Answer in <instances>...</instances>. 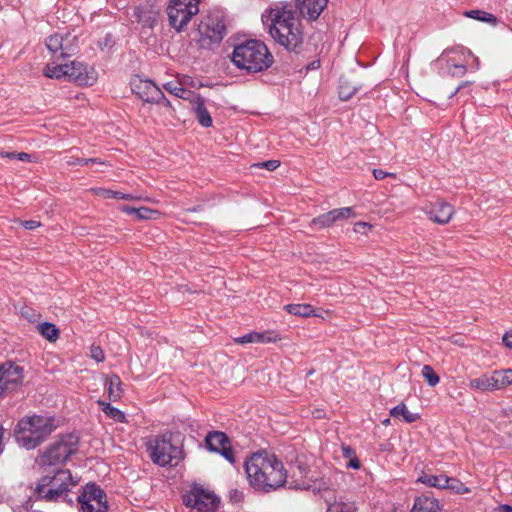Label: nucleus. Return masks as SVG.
Segmentation results:
<instances>
[{
  "label": "nucleus",
  "mask_w": 512,
  "mask_h": 512,
  "mask_svg": "<svg viewBox=\"0 0 512 512\" xmlns=\"http://www.w3.org/2000/svg\"><path fill=\"white\" fill-rule=\"evenodd\" d=\"M298 473L291 468V476H288L283 463L271 453L260 451L252 454L245 462L247 479L251 487L257 491L270 492L284 485L290 489L300 490H321L316 483H311L304 473L306 468L302 465L297 467Z\"/></svg>",
  "instance_id": "f257e3e1"
},
{
  "label": "nucleus",
  "mask_w": 512,
  "mask_h": 512,
  "mask_svg": "<svg viewBox=\"0 0 512 512\" xmlns=\"http://www.w3.org/2000/svg\"><path fill=\"white\" fill-rule=\"evenodd\" d=\"M262 18L276 43L289 51H296L300 47L303 42L302 24L290 3H276Z\"/></svg>",
  "instance_id": "f03ea898"
},
{
  "label": "nucleus",
  "mask_w": 512,
  "mask_h": 512,
  "mask_svg": "<svg viewBox=\"0 0 512 512\" xmlns=\"http://www.w3.org/2000/svg\"><path fill=\"white\" fill-rule=\"evenodd\" d=\"M232 62L242 70L255 73L268 69L273 56L263 42L248 40L234 48Z\"/></svg>",
  "instance_id": "7ed1b4c3"
},
{
  "label": "nucleus",
  "mask_w": 512,
  "mask_h": 512,
  "mask_svg": "<svg viewBox=\"0 0 512 512\" xmlns=\"http://www.w3.org/2000/svg\"><path fill=\"white\" fill-rule=\"evenodd\" d=\"M56 428L54 418L42 415L27 416L21 419L15 430L17 443L26 448L39 446Z\"/></svg>",
  "instance_id": "20e7f679"
},
{
  "label": "nucleus",
  "mask_w": 512,
  "mask_h": 512,
  "mask_svg": "<svg viewBox=\"0 0 512 512\" xmlns=\"http://www.w3.org/2000/svg\"><path fill=\"white\" fill-rule=\"evenodd\" d=\"M78 484L69 470H57L53 475H44L36 485L35 493L48 502L66 500L71 488Z\"/></svg>",
  "instance_id": "39448f33"
},
{
  "label": "nucleus",
  "mask_w": 512,
  "mask_h": 512,
  "mask_svg": "<svg viewBox=\"0 0 512 512\" xmlns=\"http://www.w3.org/2000/svg\"><path fill=\"white\" fill-rule=\"evenodd\" d=\"M44 75L48 78H65L78 85L85 86L93 85L97 79L96 72L93 68H88L83 63L75 60L64 64H57L55 62L48 63L44 69Z\"/></svg>",
  "instance_id": "423d86ee"
},
{
  "label": "nucleus",
  "mask_w": 512,
  "mask_h": 512,
  "mask_svg": "<svg viewBox=\"0 0 512 512\" xmlns=\"http://www.w3.org/2000/svg\"><path fill=\"white\" fill-rule=\"evenodd\" d=\"M151 460L159 466L177 465L183 457L182 449L172 444L166 436H157L150 441L149 447Z\"/></svg>",
  "instance_id": "0eeeda50"
},
{
  "label": "nucleus",
  "mask_w": 512,
  "mask_h": 512,
  "mask_svg": "<svg viewBox=\"0 0 512 512\" xmlns=\"http://www.w3.org/2000/svg\"><path fill=\"white\" fill-rule=\"evenodd\" d=\"M200 0H171L167 8L170 25L178 32L199 12Z\"/></svg>",
  "instance_id": "6e6552de"
},
{
  "label": "nucleus",
  "mask_w": 512,
  "mask_h": 512,
  "mask_svg": "<svg viewBox=\"0 0 512 512\" xmlns=\"http://www.w3.org/2000/svg\"><path fill=\"white\" fill-rule=\"evenodd\" d=\"M77 502L82 512H107L106 494L99 486L88 483L77 496Z\"/></svg>",
  "instance_id": "1a4fd4ad"
},
{
  "label": "nucleus",
  "mask_w": 512,
  "mask_h": 512,
  "mask_svg": "<svg viewBox=\"0 0 512 512\" xmlns=\"http://www.w3.org/2000/svg\"><path fill=\"white\" fill-rule=\"evenodd\" d=\"M78 439L69 435L52 444L41 456L43 465H56L65 462L76 450Z\"/></svg>",
  "instance_id": "9d476101"
},
{
  "label": "nucleus",
  "mask_w": 512,
  "mask_h": 512,
  "mask_svg": "<svg viewBox=\"0 0 512 512\" xmlns=\"http://www.w3.org/2000/svg\"><path fill=\"white\" fill-rule=\"evenodd\" d=\"M23 367L7 361L0 365V397L17 390L23 383Z\"/></svg>",
  "instance_id": "9b49d317"
},
{
  "label": "nucleus",
  "mask_w": 512,
  "mask_h": 512,
  "mask_svg": "<svg viewBox=\"0 0 512 512\" xmlns=\"http://www.w3.org/2000/svg\"><path fill=\"white\" fill-rule=\"evenodd\" d=\"M183 502L187 507L198 512H209L216 508L217 498L212 492L195 485L183 496Z\"/></svg>",
  "instance_id": "f8f14e48"
},
{
  "label": "nucleus",
  "mask_w": 512,
  "mask_h": 512,
  "mask_svg": "<svg viewBox=\"0 0 512 512\" xmlns=\"http://www.w3.org/2000/svg\"><path fill=\"white\" fill-rule=\"evenodd\" d=\"M46 47L52 54L59 53V58H66L76 53L77 37L70 33H55L46 39Z\"/></svg>",
  "instance_id": "ddd939ff"
},
{
  "label": "nucleus",
  "mask_w": 512,
  "mask_h": 512,
  "mask_svg": "<svg viewBox=\"0 0 512 512\" xmlns=\"http://www.w3.org/2000/svg\"><path fill=\"white\" fill-rule=\"evenodd\" d=\"M131 90L144 102L159 103L166 100L163 92L151 80L135 76L130 82Z\"/></svg>",
  "instance_id": "4468645a"
},
{
  "label": "nucleus",
  "mask_w": 512,
  "mask_h": 512,
  "mask_svg": "<svg viewBox=\"0 0 512 512\" xmlns=\"http://www.w3.org/2000/svg\"><path fill=\"white\" fill-rule=\"evenodd\" d=\"M199 42L203 47H210L219 43L225 35V26L220 22H214L208 18L198 25Z\"/></svg>",
  "instance_id": "2eb2a0df"
},
{
  "label": "nucleus",
  "mask_w": 512,
  "mask_h": 512,
  "mask_svg": "<svg viewBox=\"0 0 512 512\" xmlns=\"http://www.w3.org/2000/svg\"><path fill=\"white\" fill-rule=\"evenodd\" d=\"M311 483H316V486L320 487L321 490L316 489L312 492L315 494L319 493L321 498H323V500L326 502V512H355L356 507L354 503L338 501L335 491L327 487L323 481H314L311 479Z\"/></svg>",
  "instance_id": "dca6fc26"
},
{
  "label": "nucleus",
  "mask_w": 512,
  "mask_h": 512,
  "mask_svg": "<svg viewBox=\"0 0 512 512\" xmlns=\"http://www.w3.org/2000/svg\"><path fill=\"white\" fill-rule=\"evenodd\" d=\"M207 448L211 452L221 454L229 463H235V457L229 438L223 432H209L205 437Z\"/></svg>",
  "instance_id": "f3484780"
},
{
  "label": "nucleus",
  "mask_w": 512,
  "mask_h": 512,
  "mask_svg": "<svg viewBox=\"0 0 512 512\" xmlns=\"http://www.w3.org/2000/svg\"><path fill=\"white\" fill-rule=\"evenodd\" d=\"M424 211L431 221L440 225L447 224L454 215L453 206L443 201L430 203Z\"/></svg>",
  "instance_id": "a211bd4d"
},
{
  "label": "nucleus",
  "mask_w": 512,
  "mask_h": 512,
  "mask_svg": "<svg viewBox=\"0 0 512 512\" xmlns=\"http://www.w3.org/2000/svg\"><path fill=\"white\" fill-rule=\"evenodd\" d=\"M328 0H296L300 14L309 20H316L326 8Z\"/></svg>",
  "instance_id": "6ab92c4d"
},
{
  "label": "nucleus",
  "mask_w": 512,
  "mask_h": 512,
  "mask_svg": "<svg viewBox=\"0 0 512 512\" xmlns=\"http://www.w3.org/2000/svg\"><path fill=\"white\" fill-rule=\"evenodd\" d=\"M411 512H442L439 500L429 495L415 498Z\"/></svg>",
  "instance_id": "aec40b11"
},
{
  "label": "nucleus",
  "mask_w": 512,
  "mask_h": 512,
  "mask_svg": "<svg viewBox=\"0 0 512 512\" xmlns=\"http://www.w3.org/2000/svg\"><path fill=\"white\" fill-rule=\"evenodd\" d=\"M193 110L196 114V118L201 126L210 127L212 125V118L210 113L205 107V101L201 96H196L193 101Z\"/></svg>",
  "instance_id": "412c9836"
},
{
  "label": "nucleus",
  "mask_w": 512,
  "mask_h": 512,
  "mask_svg": "<svg viewBox=\"0 0 512 512\" xmlns=\"http://www.w3.org/2000/svg\"><path fill=\"white\" fill-rule=\"evenodd\" d=\"M489 375L492 392L511 386L508 369L494 370Z\"/></svg>",
  "instance_id": "4be33fe9"
},
{
  "label": "nucleus",
  "mask_w": 512,
  "mask_h": 512,
  "mask_svg": "<svg viewBox=\"0 0 512 512\" xmlns=\"http://www.w3.org/2000/svg\"><path fill=\"white\" fill-rule=\"evenodd\" d=\"M105 384L107 385L109 400L113 402L118 401L123 394L122 381L120 377L116 374H112L107 377Z\"/></svg>",
  "instance_id": "5701e85b"
},
{
  "label": "nucleus",
  "mask_w": 512,
  "mask_h": 512,
  "mask_svg": "<svg viewBox=\"0 0 512 512\" xmlns=\"http://www.w3.org/2000/svg\"><path fill=\"white\" fill-rule=\"evenodd\" d=\"M417 481L428 487L444 489L448 481V476L444 474L434 475L428 472H422Z\"/></svg>",
  "instance_id": "b1692460"
},
{
  "label": "nucleus",
  "mask_w": 512,
  "mask_h": 512,
  "mask_svg": "<svg viewBox=\"0 0 512 512\" xmlns=\"http://www.w3.org/2000/svg\"><path fill=\"white\" fill-rule=\"evenodd\" d=\"M277 340V336L272 333H257L252 332L245 334L235 341L239 344H247V343H270Z\"/></svg>",
  "instance_id": "393cba45"
},
{
  "label": "nucleus",
  "mask_w": 512,
  "mask_h": 512,
  "mask_svg": "<svg viewBox=\"0 0 512 512\" xmlns=\"http://www.w3.org/2000/svg\"><path fill=\"white\" fill-rule=\"evenodd\" d=\"M284 309L292 315L299 317L318 316L310 304H288Z\"/></svg>",
  "instance_id": "a878e982"
},
{
  "label": "nucleus",
  "mask_w": 512,
  "mask_h": 512,
  "mask_svg": "<svg viewBox=\"0 0 512 512\" xmlns=\"http://www.w3.org/2000/svg\"><path fill=\"white\" fill-rule=\"evenodd\" d=\"M390 415L394 418H402L407 423H413L419 419V414L410 412L404 403L392 408Z\"/></svg>",
  "instance_id": "bb28decb"
},
{
  "label": "nucleus",
  "mask_w": 512,
  "mask_h": 512,
  "mask_svg": "<svg viewBox=\"0 0 512 512\" xmlns=\"http://www.w3.org/2000/svg\"><path fill=\"white\" fill-rule=\"evenodd\" d=\"M97 403L100 406L102 412L109 418H111L117 422H120V423L126 422V416H125L124 412H122L118 408H116V407L112 406L110 403L102 401V400H99Z\"/></svg>",
  "instance_id": "cd10ccee"
},
{
  "label": "nucleus",
  "mask_w": 512,
  "mask_h": 512,
  "mask_svg": "<svg viewBox=\"0 0 512 512\" xmlns=\"http://www.w3.org/2000/svg\"><path fill=\"white\" fill-rule=\"evenodd\" d=\"M469 387L481 392H492L489 373H485L477 378L471 379L469 381Z\"/></svg>",
  "instance_id": "c85d7f7f"
},
{
  "label": "nucleus",
  "mask_w": 512,
  "mask_h": 512,
  "mask_svg": "<svg viewBox=\"0 0 512 512\" xmlns=\"http://www.w3.org/2000/svg\"><path fill=\"white\" fill-rule=\"evenodd\" d=\"M38 332L48 341L55 342L59 338V330L49 322H43L37 326Z\"/></svg>",
  "instance_id": "c756f323"
},
{
  "label": "nucleus",
  "mask_w": 512,
  "mask_h": 512,
  "mask_svg": "<svg viewBox=\"0 0 512 512\" xmlns=\"http://www.w3.org/2000/svg\"><path fill=\"white\" fill-rule=\"evenodd\" d=\"M164 89L168 91L169 93L173 94L176 97L182 98V99H188L190 95L192 94L191 91L186 90L182 87L180 83L177 81H170L163 85Z\"/></svg>",
  "instance_id": "7c9ffc66"
},
{
  "label": "nucleus",
  "mask_w": 512,
  "mask_h": 512,
  "mask_svg": "<svg viewBox=\"0 0 512 512\" xmlns=\"http://www.w3.org/2000/svg\"><path fill=\"white\" fill-rule=\"evenodd\" d=\"M358 90L356 85L350 83L347 79H341L339 85V97L341 100H349Z\"/></svg>",
  "instance_id": "2f4dec72"
},
{
  "label": "nucleus",
  "mask_w": 512,
  "mask_h": 512,
  "mask_svg": "<svg viewBox=\"0 0 512 512\" xmlns=\"http://www.w3.org/2000/svg\"><path fill=\"white\" fill-rule=\"evenodd\" d=\"M444 489H448L456 494H465L470 492V489L467 486L458 479L452 477H448V481Z\"/></svg>",
  "instance_id": "473e14b6"
},
{
  "label": "nucleus",
  "mask_w": 512,
  "mask_h": 512,
  "mask_svg": "<svg viewBox=\"0 0 512 512\" xmlns=\"http://www.w3.org/2000/svg\"><path fill=\"white\" fill-rule=\"evenodd\" d=\"M311 223L314 225H318L320 228H328L335 223V220L330 210L327 213L321 214L318 217L313 218Z\"/></svg>",
  "instance_id": "72a5a7b5"
},
{
  "label": "nucleus",
  "mask_w": 512,
  "mask_h": 512,
  "mask_svg": "<svg viewBox=\"0 0 512 512\" xmlns=\"http://www.w3.org/2000/svg\"><path fill=\"white\" fill-rule=\"evenodd\" d=\"M421 374L431 387H435L440 381L439 376L430 365H424Z\"/></svg>",
  "instance_id": "f704fd0d"
},
{
  "label": "nucleus",
  "mask_w": 512,
  "mask_h": 512,
  "mask_svg": "<svg viewBox=\"0 0 512 512\" xmlns=\"http://www.w3.org/2000/svg\"><path fill=\"white\" fill-rule=\"evenodd\" d=\"M331 213L333 215L335 222L355 216V213H354V210L352 207H343V208L333 209V210H331Z\"/></svg>",
  "instance_id": "c9c22d12"
},
{
  "label": "nucleus",
  "mask_w": 512,
  "mask_h": 512,
  "mask_svg": "<svg viewBox=\"0 0 512 512\" xmlns=\"http://www.w3.org/2000/svg\"><path fill=\"white\" fill-rule=\"evenodd\" d=\"M465 15L469 18L480 20L483 22H490L495 20L492 14L486 13L481 10H470L465 12Z\"/></svg>",
  "instance_id": "e433bc0d"
},
{
  "label": "nucleus",
  "mask_w": 512,
  "mask_h": 512,
  "mask_svg": "<svg viewBox=\"0 0 512 512\" xmlns=\"http://www.w3.org/2000/svg\"><path fill=\"white\" fill-rule=\"evenodd\" d=\"M95 193L104 199H109V198L120 199V196H121V192L113 191L110 189H103V188L95 189Z\"/></svg>",
  "instance_id": "4c0bfd02"
},
{
  "label": "nucleus",
  "mask_w": 512,
  "mask_h": 512,
  "mask_svg": "<svg viewBox=\"0 0 512 512\" xmlns=\"http://www.w3.org/2000/svg\"><path fill=\"white\" fill-rule=\"evenodd\" d=\"M255 167L257 168H265L269 171H274L275 169H277L279 166H280V161L278 160H267V161H264V162H260V163H257V164H254Z\"/></svg>",
  "instance_id": "58836bf2"
},
{
  "label": "nucleus",
  "mask_w": 512,
  "mask_h": 512,
  "mask_svg": "<svg viewBox=\"0 0 512 512\" xmlns=\"http://www.w3.org/2000/svg\"><path fill=\"white\" fill-rule=\"evenodd\" d=\"M90 356L97 362H102L105 359L104 352L101 347L92 345L90 348Z\"/></svg>",
  "instance_id": "ea45409f"
},
{
  "label": "nucleus",
  "mask_w": 512,
  "mask_h": 512,
  "mask_svg": "<svg viewBox=\"0 0 512 512\" xmlns=\"http://www.w3.org/2000/svg\"><path fill=\"white\" fill-rule=\"evenodd\" d=\"M157 212L155 210H152L150 208L141 207L137 209L136 217L138 219H151L153 214H156Z\"/></svg>",
  "instance_id": "a19ab883"
},
{
  "label": "nucleus",
  "mask_w": 512,
  "mask_h": 512,
  "mask_svg": "<svg viewBox=\"0 0 512 512\" xmlns=\"http://www.w3.org/2000/svg\"><path fill=\"white\" fill-rule=\"evenodd\" d=\"M371 228H372L371 224H369L367 222L359 221L354 224L353 230H354V232L359 233V234H367V232L369 230H371Z\"/></svg>",
  "instance_id": "79ce46f5"
},
{
  "label": "nucleus",
  "mask_w": 512,
  "mask_h": 512,
  "mask_svg": "<svg viewBox=\"0 0 512 512\" xmlns=\"http://www.w3.org/2000/svg\"><path fill=\"white\" fill-rule=\"evenodd\" d=\"M74 164H78V165H82V166H87L90 164L104 165V162L100 161L97 158H79V159H77L76 162H74Z\"/></svg>",
  "instance_id": "37998d69"
},
{
  "label": "nucleus",
  "mask_w": 512,
  "mask_h": 512,
  "mask_svg": "<svg viewBox=\"0 0 512 512\" xmlns=\"http://www.w3.org/2000/svg\"><path fill=\"white\" fill-rule=\"evenodd\" d=\"M22 226L27 230H34L38 228L41 224L36 220H26L21 222Z\"/></svg>",
  "instance_id": "c03bdc74"
},
{
  "label": "nucleus",
  "mask_w": 512,
  "mask_h": 512,
  "mask_svg": "<svg viewBox=\"0 0 512 512\" xmlns=\"http://www.w3.org/2000/svg\"><path fill=\"white\" fill-rule=\"evenodd\" d=\"M373 176H374V178L376 180H382L385 177H388V176H393L394 177L395 175L392 174V173L385 172L382 169H374L373 170Z\"/></svg>",
  "instance_id": "a18cd8bd"
},
{
  "label": "nucleus",
  "mask_w": 512,
  "mask_h": 512,
  "mask_svg": "<svg viewBox=\"0 0 512 512\" xmlns=\"http://www.w3.org/2000/svg\"><path fill=\"white\" fill-rule=\"evenodd\" d=\"M230 499L235 503L241 502L244 499V494L242 491L232 490L230 492Z\"/></svg>",
  "instance_id": "49530a36"
},
{
  "label": "nucleus",
  "mask_w": 512,
  "mask_h": 512,
  "mask_svg": "<svg viewBox=\"0 0 512 512\" xmlns=\"http://www.w3.org/2000/svg\"><path fill=\"white\" fill-rule=\"evenodd\" d=\"M342 452H343V456L345 458H349V459L355 455L354 450L350 446L343 445Z\"/></svg>",
  "instance_id": "de8ad7c7"
},
{
  "label": "nucleus",
  "mask_w": 512,
  "mask_h": 512,
  "mask_svg": "<svg viewBox=\"0 0 512 512\" xmlns=\"http://www.w3.org/2000/svg\"><path fill=\"white\" fill-rule=\"evenodd\" d=\"M137 209L138 208H133V207H130V206H127V205H124V206H121L120 207V210L126 214H129V215H136V212H137Z\"/></svg>",
  "instance_id": "09e8293b"
},
{
  "label": "nucleus",
  "mask_w": 512,
  "mask_h": 512,
  "mask_svg": "<svg viewBox=\"0 0 512 512\" xmlns=\"http://www.w3.org/2000/svg\"><path fill=\"white\" fill-rule=\"evenodd\" d=\"M503 343L505 344L506 347L512 349V333H506L503 336Z\"/></svg>",
  "instance_id": "8fccbe9b"
},
{
  "label": "nucleus",
  "mask_w": 512,
  "mask_h": 512,
  "mask_svg": "<svg viewBox=\"0 0 512 512\" xmlns=\"http://www.w3.org/2000/svg\"><path fill=\"white\" fill-rule=\"evenodd\" d=\"M453 67L456 70L455 72H453L454 75H464L465 72H466L465 65H456V64H454Z\"/></svg>",
  "instance_id": "3c124183"
},
{
  "label": "nucleus",
  "mask_w": 512,
  "mask_h": 512,
  "mask_svg": "<svg viewBox=\"0 0 512 512\" xmlns=\"http://www.w3.org/2000/svg\"><path fill=\"white\" fill-rule=\"evenodd\" d=\"M348 467L350 468H353V469H358L360 467V462L359 460L355 457V455L353 457L350 458V461L348 463Z\"/></svg>",
  "instance_id": "603ef678"
},
{
  "label": "nucleus",
  "mask_w": 512,
  "mask_h": 512,
  "mask_svg": "<svg viewBox=\"0 0 512 512\" xmlns=\"http://www.w3.org/2000/svg\"><path fill=\"white\" fill-rule=\"evenodd\" d=\"M120 199H123V200H139L140 197L139 196H136L134 194H126V193H122L121 192V196H120Z\"/></svg>",
  "instance_id": "864d4df0"
},
{
  "label": "nucleus",
  "mask_w": 512,
  "mask_h": 512,
  "mask_svg": "<svg viewBox=\"0 0 512 512\" xmlns=\"http://www.w3.org/2000/svg\"><path fill=\"white\" fill-rule=\"evenodd\" d=\"M30 158H31L30 154H27L24 152L17 153V159L20 161H30Z\"/></svg>",
  "instance_id": "5fc2aeb1"
},
{
  "label": "nucleus",
  "mask_w": 512,
  "mask_h": 512,
  "mask_svg": "<svg viewBox=\"0 0 512 512\" xmlns=\"http://www.w3.org/2000/svg\"><path fill=\"white\" fill-rule=\"evenodd\" d=\"M0 156L9 159H17L16 152H0Z\"/></svg>",
  "instance_id": "6e6d98bb"
},
{
  "label": "nucleus",
  "mask_w": 512,
  "mask_h": 512,
  "mask_svg": "<svg viewBox=\"0 0 512 512\" xmlns=\"http://www.w3.org/2000/svg\"><path fill=\"white\" fill-rule=\"evenodd\" d=\"M312 415H313L314 418L320 419V418H323L325 416V412L322 409H315L312 412Z\"/></svg>",
  "instance_id": "4d7b16f0"
},
{
  "label": "nucleus",
  "mask_w": 512,
  "mask_h": 512,
  "mask_svg": "<svg viewBox=\"0 0 512 512\" xmlns=\"http://www.w3.org/2000/svg\"><path fill=\"white\" fill-rule=\"evenodd\" d=\"M22 314H23L26 318H28L29 320H31V318H32L33 316H35L34 311H32L31 309H27V310H25V311H22Z\"/></svg>",
  "instance_id": "13d9d810"
},
{
  "label": "nucleus",
  "mask_w": 512,
  "mask_h": 512,
  "mask_svg": "<svg viewBox=\"0 0 512 512\" xmlns=\"http://www.w3.org/2000/svg\"><path fill=\"white\" fill-rule=\"evenodd\" d=\"M4 434V429L0 426V453L2 452V438Z\"/></svg>",
  "instance_id": "bf43d9fd"
},
{
  "label": "nucleus",
  "mask_w": 512,
  "mask_h": 512,
  "mask_svg": "<svg viewBox=\"0 0 512 512\" xmlns=\"http://www.w3.org/2000/svg\"><path fill=\"white\" fill-rule=\"evenodd\" d=\"M503 511L504 512H512V506L504 505L503 506Z\"/></svg>",
  "instance_id": "052dcab7"
},
{
  "label": "nucleus",
  "mask_w": 512,
  "mask_h": 512,
  "mask_svg": "<svg viewBox=\"0 0 512 512\" xmlns=\"http://www.w3.org/2000/svg\"><path fill=\"white\" fill-rule=\"evenodd\" d=\"M508 372H509L510 383L512 385V369L508 368Z\"/></svg>",
  "instance_id": "680f3d73"
},
{
  "label": "nucleus",
  "mask_w": 512,
  "mask_h": 512,
  "mask_svg": "<svg viewBox=\"0 0 512 512\" xmlns=\"http://www.w3.org/2000/svg\"><path fill=\"white\" fill-rule=\"evenodd\" d=\"M389 422H390V420H389V419H386V420H384V421H383V424H384V425H388V424H389Z\"/></svg>",
  "instance_id": "e2e57ef3"
}]
</instances>
